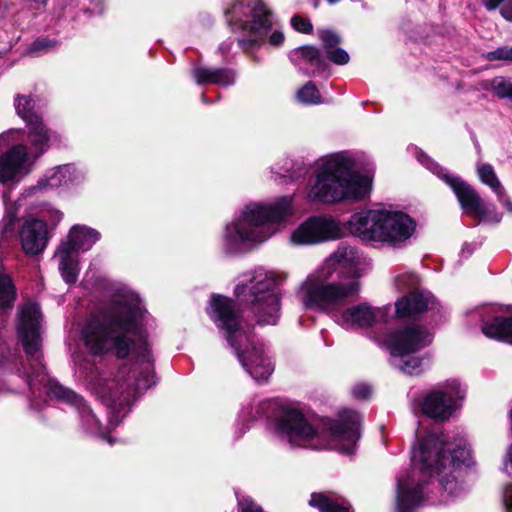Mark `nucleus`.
Returning a JSON list of instances; mask_svg holds the SVG:
<instances>
[{"mask_svg": "<svg viewBox=\"0 0 512 512\" xmlns=\"http://www.w3.org/2000/svg\"><path fill=\"white\" fill-rule=\"evenodd\" d=\"M147 311L139 296L123 291L113 296L101 320L90 321L82 332L86 348L94 355L113 352L118 358L131 355L130 363L116 373L99 372L91 367L86 375L88 387L105 405L125 414L137 392L155 384L154 359L140 327ZM121 417L111 415L110 426Z\"/></svg>", "mask_w": 512, "mask_h": 512, "instance_id": "f257e3e1", "label": "nucleus"}, {"mask_svg": "<svg viewBox=\"0 0 512 512\" xmlns=\"http://www.w3.org/2000/svg\"><path fill=\"white\" fill-rule=\"evenodd\" d=\"M414 470L397 479V512H412L424 500L423 486L416 469L429 477L437 476L442 503L463 496L466 487L459 480L461 468L473 464L470 446L464 438L447 442L443 435L429 434L412 451Z\"/></svg>", "mask_w": 512, "mask_h": 512, "instance_id": "f03ea898", "label": "nucleus"}, {"mask_svg": "<svg viewBox=\"0 0 512 512\" xmlns=\"http://www.w3.org/2000/svg\"><path fill=\"white\" fill-rule=\"evenodd\" d=\"M361 291L358 280L324 282L316 276H308L300 285L298 297L304 307L325 312L341 328L359 330L386 322L390 306L374 307L367 302L341 308Z\"/></svg>", "mask_w": 512, "mask_h": 512, "instance_id": "7ed1b4c3", "label": "nucleus"}, {"mask_svg": "<svg viewBox=\"0 0 512 512\" xmlns=\"http://www.w3.org/2000/svg\"><path fill=\"white\" fill-rule=\"evenodd\" d=\"M356 160L349 151L325 155L315 163L306 197L310 202L338 204L366 199L373 175L355 170Z\"/></svg>", "mask_w": 512, "mask_h": 512, "instance_id": "20e7f679", "label": "nucleus"}, {"mask_svg": "<svg viewBox=\"0 0 512 512\" xmlns=\"http://www.w3.org/2000/svg\"><path fill=\"white\" fill-rule=\"evenodd\" d=\"M361 417L355 411H344L339 423H329L323 430L315 429L305 415L294 407H284L275 419L279 437L292 446L323 449L330 448L351 454L360 438Z\"/></svg>", "mask_w": 512, "mask_h": 512, "instance_id": "39448f33", "label": "nucleus"}, {"mask_svg": "<svg viewBox=\"0 0 512 512\" xmlns=\"http://www.w3.org/2000/svg\"><path fill=\"white\" fill-rule=\"evenodd\" d=\"M293 213L292 196L245 205L238 216L225 226L223 243L226 250L239 252L267 241Z\"/></svg>", "mask_w": 512, "mask_h": 512, "instance_id": "423d86ee", "label": "nucleus"}, {"mask_svg": "<svg viewBox=\"0 0 512 512\" xmlns=\"http://www.w3.org/2000/svg\"><path fill=\"white\" fill-rule=\"evenodd\" d=\"M40 319L41 314L38 305L34 303H27L20 307L18 312L17 332L22 341V345L33 362V377L30 379V384L33 385L34 381H39L44 384L46 393L51 398H57L76 405L81 409V417L87 429L103 439H106L110 444L113 443L112 439L108 437L107 432L100 425L99 420L93 412L86 406L82 397L73 391L64 388L58 382L50 379L43 373V365L41 363L42 355L39 351L40 347Z\"/></svg>", "mask_w": 512, "mask_h": 512, "instance_id": "0eeeda50", "label": "nucleus"}, {"mask_svg": "<svg viewBox=\"0 0 512 512\" xmlns=\"http://www.w3.org/2000/svg\"><path fill=\"white\" fill-rule=\"evenodd\" d=\"M207 314L223 332L245 371L255 381L267 380L274 366L263 345H257L242 325L233 300L222 295H212Z\"/></svg>", "mask_w": 512, "mask_h": 512, "instance_id": "6e6552de", "label": "nucleus"}, {"mask_svg": "<svg viewBox=\"0 0 512 512\" xmlns=\"http://www.w3.org/2000/svg\"><path fill=\"white\" fill-rule=\"evenodd\" d=\"M345 227L365 242L390 247H400L415 231V223L407 214L385 208L354 213Z\"/></svg>", "mask_w": 512, "mask_h": 512, "instance_id": "1a4fd4ad", "label": "nucleus"}, {"mask_svg": "<svg viewBox=\"0 0 512 512\" xmlns=\"http://www.w3.org/2000/svg\"><path fill=\"white\" fill-rule=\"evenodd\" d=\"M284 276L262 268L245 273L235 287L236 297L251 305L259 324L274 325L279 318L278 285Z\"/></svg>", "mask_w": 512, "mask_h": 512, "instance_id": "9d476101", "label": "nucleus"}, {"mask_svg": "<svg viewBox=\"0 0 512 512\" xmlns=\"http://www.w3.org/2000/svg\"><path fill=\"white\" fill-rule=\"evenodd\" d=\"M229 23L249 32V38L238 41L244 50L264 43L279 48L285 42L283 28L262 0H241L236 3L230 11Z\"/></svg>", "mask_w": 512, "mask_h": 512, "instance_id": "9b49d317", "label": "nucleus"}, {"mask_svg": "<svg viewBox=\"0 0 512 512\" xmlns=\"http://www.w3.org/2000/svg\"><path fill=\"white\" fill-rule=\"evenodd\" d=\"M19 130H9L0 135V149L7 148L0 154V183L14 185L29 175L36 160L47 150L51 136L43 131L33 130L29 134L31 150L17 143L21 138Z\"/></svg>", "mask_w": 512, "mask_h": 512, "instance_id": "f8f14e48", "label": "nucleus"}, {"mask_svg": "<svg viewBox=\"0 0 512 512\" xmlns=\"http://www.w3.org/2000/svg\"><path fill=\"white\" fill-rule=\"evenodd\" d=\"M420 161L434 174L441 178L454 192L462 210L478 221L499 223L502 215L494 205L484 202L478 192L470 184L458 176L452 175L441 168L436 162L423 155Z\"/></svg>", "mask_w": 512, "mask_h": 512, "instance_id": "ddd939ff", "label": "nucleus"}, {"mask_svg": "<svg viewBox=\"0 0 512 512\" xmlns=\"http://www.w3.org/2000/svg\"><path fill=\"white\" fill-rule=\"evenodd\" d=\"M100 239V233L95 229L75 225L69 231L67 240L57 248L54 259L58 270L67 284L77 281L79 275V251L89 250Z\"/></svg>", "mask_w": 512, "mask_h": 512, "instance_id": "4468645a", "label": "nucleus"}, {"mask_svg": "<svg viewBox=\"0 0 512 512\" xmlns=\"http://www.w3.org/2000/svg\"><path fill=\"white\" fill-rule=\"evenodd\" d=\"M464 397L465 390L459 381L450 379L431 390L420 402V407L428 417L444 421L459 408Z\"/></svg>", "mask_w": 512, "mask_h": 512, "instance_id": "2eb2a0df", "label": "nucleus"}, {"mask_svg": "<svg viewBox=\"0 0 512 512\" xmlns=\"http://www.w3.org/2000/svg\"><path fill=\"white\" fill-rule=\"evenodd\" d=\"M337 270H340L341 275L338 281H360V278L364 274V269L362 267V257L356 248L345 244L340 245L325 260L322 268L317 273L311 274L310 276H316L324 282H328L327 279Z\"/></svg>", "mask_w": 512, "mask_h": 512, "instance_id": "dca6fc26", "label": "nucleus"}, {"mask_svg": "<svg viewBox=\"0 0 512 512\" xmlns=\"http://www.w3.org/2000/svg\"><path fill=\"white\" fill-rule=\"evenodd\" d=\"M433 335L426 328L411 324L395 330L386 340L391 355L415 354L428 346Z\"/></svg>", "mask_w": 512, "mask_h": 512, "instance_id": "f3484780", "label": "nucleus"}, {"mask_svg": "<svg viewBox=\"0 0 512 512\" xmlns=\"http://www.w3.org/2000/svg\"><path fill=\"white\" fill-rule=\"evenodd\" d=\"M44 219L28 218L25 220L20 233L21 244L24 252L30 255L41 253L47 244V226L45 220L56 225L62 219V213L58 210H49Z\"/></svg>", "mask_w": 512, "mask_h": 512, "instance_id": "a211bd4d", "label": "nucleus"}, {"mask_svg": "<svg viewBox=\"0 0 512 512\" xmlns=\"http://www.w3.org/2000/svg\"><path fill=\"white\" fill-rule=\"evenodd\" d=\"M82 179L83 175L76 167L63 165L47 171L33 189L68 187L79 183Z\"/></svg>", "mask_w": 512, "mask_h": 512, "instance_id": "6ab92c4d", "label": "nucleus"}, {"mask_svg": "<svg viewBox=\"0 0 512 512\" xmlns=\"http://www.w3.org/2000/svg\"><path fill=\"white\" fill-rule=\"evenodd\" d=\"M433 305L434 298L429 292L413 291L398 299L395 308L399 317H407L422 313Z\"/></svg>", "mask_w": 512, "mask_h": 512, "instance_id": "aec40b11", "label": "nucleus"}, {"mask_svg": "<svg viewBox=\"0 0 512 512\" xmlns=\"http://www.w3.org/2000/svg\"><path fill=\"white\" fill-rule=\"evenodd\" d=\"M482 333L490 338L512 344V315H494L483 321Z\"/></svg>", "mask_w": 512, "mask_h": 512, "instance_id": "412c9836", "label": "nucleus"}, {"mask_svg": "<svg viewBox=\"0 0 512 512\" xmlns=\"http://www.w3.org/2000/svg\"><path fill=\"white\" fill-rule=\"evenodd\" d=\"M318 243L335 241L345 235L341 222L331 215L312 216Z\"/></svg>", "mask_w": 512, "mask_h": 512, "instance_id": "4be33fe9", "label": "nucleus"}, {"mask_svg": "<svg viewBox=\"0 0 512 512\" xmlns=\"http://www.w3.org/2000/svg\"><path fill=\"white\" fill-rule=\"evenodd\" d=\"M16 113L21 117L27 124L28 135L33 130L37 131V138H39V132L43 131L46 134H50V131L45 127L41 118L34 111V101L29 96H17L15 101Z\"/></svg>", "mask_w": 512, "mask_h": 512, "instance_id": "5701e85b", "label": "nucleus"}, {"mask_svg": "<svg viewBox=\"0 0 512 512\" xmlns=\"http://www.w3.org/2000/svg\"><path fill=\"white\" fill-rule=\"evenodd\" d=\"M197 84H218L229 86L235 82V73L229 69H210L198 67L193 70Z\"/></svg>", "mask_w": 512, "mask_h": 512, "instance_id": "b1692460", "label": "nucleus"}, {"mask_svg": "<svg viewBox=\"0 0 512 512\" xmlns=\"http://www.w3.org/2000/svg\"><path fill=\"white\" fill-rule=\"evenodd\" d=\"M309 505L320 512H351L348 502L331 493H312Z\"/></svg>", "mask_w": 512, "mask_h": 512, "instance_id": "393cba45", "label": "nucleus"}, {"mask_svg": "<svg viewBox=\"0 0 512 512\" xmlns=\"http://www.w3.org/2000/svg\"><path fill=\"white\" fill-rule=\"evenodd\" d=\"M289 241L295 246H307L319 244L315 234L312 217H309L298 225L290 234Z\"/></svg>", "mask_w": 512, "mask_h": 512, "instance_id": "a878e982", "label": "nucleus"}, {"mask_svg": "<svg viewBox=\"0 0 512 512\" xmlns=\"http://www.w3.org/2000/svg\"><path fill=\"white\" fill-rule=\"evenodd\" d=\"M15 298L16 291L11 278L0 271V315L11 311Z\"/></svg>", "mask_w": 512, "mask_h": 512, "instance_id": "bb28decb", "label": "nucleus"}, {"mask_svg": "<svg viewBox=\"0 0 512 512\" xmlns=\"http://www.w3.org/2000/svg\"><path fill=\"white\" fill-rule=\"evenodd\" d=\"M292 56L296 61L309 63L316 71H322L326 67L320 51L313 46L307 45L299 47L293 51Z\"/></svg>", "mask_w": 512, "mask_h": 512, "instance_id": "cd10ccee", "label": "nucleus"}, {"mask_svg": "<svg viewBox=\"0 0 512 512\" xmlns=\"http://www.w3.org/2000/svg\"><path fill=\"white\" fill-rule=\"evenodd\" d=\"M479 87L482 90L492 91L499 98H512V79L499 76L481 81Z\"/></svg>", "mask_w": 512, "mask_h": 512, "instance_id": "c85d7f7f", "label": "nucleus"}, {"mask_svg": "<svg viewBox=\"0 0 512 512\" xmlns=\"http://www.w3.org/2000/svg\"><path fill=\"white\" fill-rule=\"evenodd\" d=\"M476 172L480 182L488 186L494 193L504 188L491 164L477 163Z\"/></svg>", "mask_w": 512, "mask_h": 512, "instance_id": "c756f323", "label": "nucleus"}, {"mask_svg": "<svg viewBox=\"0 0 512 512\" xmlns=\"http://www.w3.org/2000/svg\"><path fill=\"white\" fill-rule=\"evenodd\" d=\"M391 364L406 374H418L421 371L422 359L413 354L391 355Z\"/></svg>", "mask_w": 512, "mask_h": 512, "instance_id": "7c9ffc66", "label": "nucleus"}, {"mask_svg": "<svg viewBox=\"0 0 512 512\" xmlns=\"http://www.w3.org/2000/svg\"><path fill=\"white\" fill-rule=\"evenodd\" d=\"M297 100L305 105L321 103V94L313 82L306 83L296 94Z\"/></svg>", "mask_w": 512, "mask_h": 512, "instance_id": "2f4dec72", "label": "nucleus"}, {"mask_svg": "<svg viewBox=\"0 0 512 512\" xmlns=\"http://www.w3.org/2000/svg\"><path fill=\"white\" fill-rule=\"evenodd\" d=\"M398 290L413 289L419 283V277L413 272H405L397 275L394 279Z\"/></svg>", "mask_w": 512, "mask_h": 512, "instance_id": "473e14b6", "label": "nucleus"}, {"mask_svg": "<svg viewBox=\"0 0 512 512\" xmlns=\"http://www.w3.org/2000/svg\"><path fill=\"white\" fill-rule=\"evenodd\" d=\"M483 57L487 61H507L512 62V46H502L497 48L494 51L487 52L483 54Z\"/></svg>", "mask_w": 512, "mask_h": 512, "instance_id": "72a5a7b5", "label": "nucleus"}, {"mask_svg": "<svg viewBox=\"0 0 512 512\" xmlns=\"http://www.w3.org/2000/svg\"><path fill=\"white\" fill-rule=\"evenodd\" d=\"M290 24L292 28L299 33L310 34L313 31V25L311 21L301 15L292 16L290 19Z\"/></svg>", "mask_w": 512, "mask_h": 512, "instance_id": "f704fd0d", "label": "nucleus"}, {"mask_svg": "<svg viewBox=\"0 0 512 512\" xmlns=\"http://www.w3.org/2000/svg\"><path fill=\"white\" fill-rule=\"evenodd\" d=\"M319 38L323 42L326 51L332 50L340 41L338 35L330 30L319 31Z\"/></svg>", "mask_w": 512, "mask_h": 512, "instance_id": "c9c22d12", "label": "nucleus"}, {"mask_svg": "<svg viewBox=\"0 0 512 512\" xmlns=\"http://www.w3.org/2000/svg\"><path fill=\"white\" fill-rule=\"evenodd\" d=\"M327 55H328L329 59L337 65L347 64L350 59L348 53L345 50L340 49V48L328 50Z\"/></svg>", "mask_w": 512, "mask_h": 512, "instance_id": "e433bc0d", "label": "nucleus"}, {"mask_svg": "<svg viewBox=\"0 0 512 512\" xmlns=\"http://www.w3.org/2000/svg\"><path fill=\"white\" fill-rule=\"evenodd\" d=\"M238 504L240 506V512H263L260 506H258L250 497L248 496H237Z\"/></svg>", "mask_w": 512, "mask_h": 512, "instance_id": "4c0bfd02", "label": "nucleus"}, {"mask_svg": "<svg viewBox=\"0 0 512 512\" xmlns=\"http://www.w3.org/2000/svg\"><path fill=\"white\" fill-rule=\"evenodd\" d=\"M502 472L512 477V443L507 447L502 460Z\"/></svg>", "mask_w": 512, "mask_h": 512, "instance_id": "58836bf2", "label": "nucleus"}, {"mask_svg": "<svg viewBox=\"0 0 512 512\" xmlns=\"http://www.w3.org/2000/svg\"><path fill=\"white\" fill-rule=\"evenodd\" d=\"M55 42L46 38L37 39L33 45L30 47L29 52L34 53L36 51H41L45 49H49L55 46Z\"/></svg>", "mask_w": 512, "mask_h": 512, "instance_id": "ea45409f", "label": "nucleus"}, {"mask_svg": "<svg viewBox=\"0 0 512 512\" xmlns=\"http://www.w3.org/2000/svg\"><path fill=\"white\" fill-rule=\"evenodd\" d=\"M497 200L500 202V204L509 212L512 213V200L507 194V191L505 187L501 189V191H498L495 193Z\"/></svg>", "mask_w": 512, "mask_h": 512, "instance_id": "a19ab883", "label": "nucleus"}, {"mask_svg": "<svg viewBox=\"0 0 512 512\" xmlns=\"http://www.w3.org/2000/svg\"><path fill=\"white\" fill-rule=\"evenodd\" d=\"M371 393V388L366 384H359L353 388V395L359 399L367 398Z\"/></svg>", "mask_w": 512, "mask_h": 512, "instance_id": "79ce46f5", "label": "nucleus"}, {"mask_svg": "<svg viewBox=\"0 0 512 512\" xmlns=\"http://www.w3.org/2000/svg\"><path fill=\"white\" fill-rule=\"evenodd\" d=\"M503 504L506 512H512V484L506 486L503 491Z\"/></svg>", "mask_w": 512, "mask_h": 512, "instance_id": "37998d69", "label": "nucleus"}, {"mask_svg": "<svg viewBox=\"0 0 512 512\" xmlns=\"http://www.w3.org/2000/svg\"><path fill=\"white\" fill-rule=\"evenodd\" d=\"M502 16L508 21H512V0H509L501 9Z\"/></svg>", "mask_w": 512, "mask_h": 512, "instance_id": "c03bdc74", "label": "nucleus"}, {"mask_svg": "<svg viewBox=\"0 0 512 512\" xmlns=\"http://www.w3.org/2000/svg\"><path fill=\"white\" fill-rule=\"evenodd\" d=\"M504 0H483L484 6L488 10H495Z\"/></svg>", "mask_w": 512, "mask_h": 512, "instance_id": "a18cd8bd", "label": "nucleus"}, {"mask_svg": "<svg viewBox=\"0 0 512 512\" xmlns=\"http://www.w3.org/2000/svg\"><path fill=\"white\" fill-rule=\"evenodd\" d=\"M5 205H7V203H5ZM15 217H16V211H14L12 208H9L8 206H6V218L8 219L7 226H12Z\"/></svg>", "mask_w": 512, "mask_h": 512, "instance_id": "49530a36", "label": "nucleus"}, {"mask_svg": "<svg viewBox=\"0 0 512 512\" xmlns=\"http://www.w3.org/2000/svg\"><path fill=\"white\" fill-rule=\"evenodd\" d=\"M329 4L333 5L338 3L340 0H326Z\"/></svg>", "mask_w": 512, "mask_h": 512, "instance_id": "de8ad7c7", "label": "nucleus"}]
</instances>
